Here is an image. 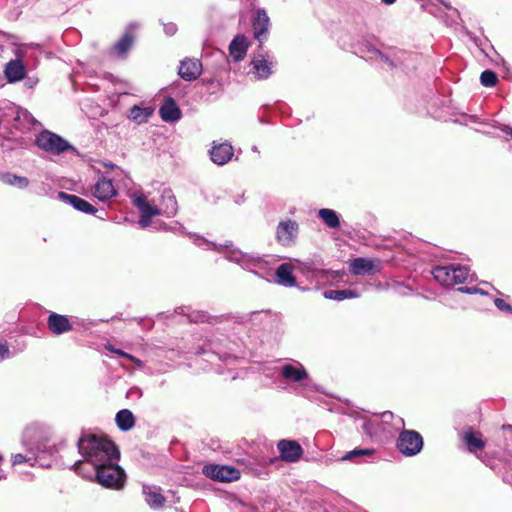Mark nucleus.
Segmentation results:
<instances>
[{"label":"nucleus","instance_id":"nucleus-1","mask_svg":"<svg viewBox=\"0 0 512 512\" xmlns=\"http://www.w3.org/2000/svg\"><path fill=\"white\" fill-rule=\"evenodd\" d=\"M77 447L83 461L76 462L74 468L81 475L84 474V464H89L94 469L113 461V459H120L117 446L104 435L83 433L77 441Z\"/></svg>","mask_w":512,"mask_h":512},{"label":"nucleus","instance_id":"nucleus-2","mask_svg":"<svg viewBox=\"0 0 512 512\" xmlns=\"http://www.w3.org/2000/svg\"><path fill=\"white\" fill-rule=\"evenodd\" d=\"M193 241L198 246L207 245L208 249L223 253L227 260L235 262L239 264L243 269L258 275L261 278H264V273L262 271L265 270L266 262L262 258L244 253L239 249L234 248L232 245L225 244L222 246L208 242L199 236H196Z\"/></svg>","mask_w":512,"mask_h":512},{"label":"nucleus","instance_id":"nucleus-3","mask_svg":"<svg viewBox=\"0 0 512 512\" xmlns=\"http://www.w3.org/2000/svg\"><path fill=\"white\" fill-rule=\"evenodd\" d=\"M118 462L119 459H113V461L109 463L94 468L93 472L89 475L82 474V476L94 479L105 488L120 490L125 485L126 473L124 469L119 466Z\"/></svg>","mask_w":512,"mask_h":512},{"label":"nucleus","instance_id":"nucleus-4","mask_svg":"<svg viewBox=\"0 0 512 512\" xmlns=\"http://www.w3.org/2000/svg\"><path fill=\"white\" fill-rule=\"evenodd\" d=\"M277 372L288 383L298 384L301 394L318 391L317 385L312 383L308 371L299 361L285 362L277 367Z\"/></svg>","mask_w":512,"mask_h":512},{"label":"nucleus","instance_id":"nucleus-5","mask_svg":"<svg viewBox=\"0 0 512 512\" xmlns=\"http://www.w3.org/2000/svg\"><path fill=\"white\" fill-rule=\"evenodd\" d=\"M434 279L445 287H453L464 283L469 276V269L460 264H449L445 266H436L432 270Z\"/></svg>","mask_w":512,"mask_h":512},{"label":"nucleus","instance_id":"nucleus-6","mask_svg":"<svg viewBox=\"0 0 512 512\" xmlns=\"http://www.w3.org/2000/svg\"><path fill=\"white\" fill-rule=\"evenodd\" d=\"M36 144L40 149L55 155L73 149V146L68 141L48 130L42 131L36 137Z\"/></svg>","mask_w":512,"mask_h":512},{"label":"nucleus","instance_id":"nucleus-7","mask_svg":"<svg viewBox=\"0 0 512 512\" xmlns=\"http://www.w3.org/2000/svg\"><path fill=\"white\" fill-rule=\"evenodd\" d=\"M396 447L407 457L417 455L423 448V438L415 430H402L398 436Z\"/></svg>","mask_w":512,"mask_h":512},{"label":"nucleus","instance_id":"nucleus-8","mask_svg":"<svg viewBox=\"0 0 512 512\" xmlns=\"http://www.w3.org/2000/svg\"><path fill=\"white\" fill-rule=\"evenodd\" d=\"M298 235L299 224L295 220H281L276 227V240L283 247L294 246L296 244Z\"/></svg>","mask_w":512,"mask_h":512},{"label":"nucleus","instance_id":"nucleus-9","mask_svg":"<svg viewBox=\"0 0 512 512\" xmlns=\"http://www.w3.org/2000/svg\"><path fill=\"white\" fill-rule=\"evenodd\" d=\"M250 74L256 80L268 79L272 74V67L274 65L273 57L268 52H260L254 55L251 60Z\"/></svg>","mask_w":512,"mask_h":512},{"label":"nucleus","instance_id":"nucleus-10","mask_svg":"<svg viewBox=\"0 0 512 512\" xmlns=\"http://www.w3.org/2000/svg\"><path fill=\"white\" fill-rule=\"evenodd\" d=\"M202 473L219 482H232L240 478L239 470L227 465L208 464L203 467Z\"/></svg>","mask_w":512,"mask_h":512},{"label":"nucleus","instance_id":"nucleus-11","mask_svg":"<svg viewBox=\"0 0 512 512\" xmlns=\"http://www.w3.org/2000/svg\"><path fill=\"white\" fill-rule=\"evenodd\" d=\"M140 27L136 22L130 23L123 36L114 44L111 54L117 58H125L134 43V32Z\"/></svg>","mask_w":512,"mask_h":512},{"label":"nucleus","instance_id":"nucleus-12","mask_svg":"<svg viewBox=\"0 0 512 512\" xmlns=\"http://www.w3.org/2000/svg\"><path fill=\"white\" fill-rule=\"evenodd\" d=\"M252 26L254 38L260 43L259 47L262 50V43L267 39L270 29V19L264 9L256 10Z\"/></svg>","mask_w":512,"mask_h":512},{"label":"nucleus","instance_id":"nucleus-13","mask_svg":"<svg viewBox=\"0 0 512 512\" xmlns=\"http://www.w3.org/2000/svg\"><path fill=\"white\" fill-rule=\"evenodd\" d=\"M277 448L282 460L290 463L297 462L303 455V448L295 440H280Z\"/></svg>","mask_w":512,"mask_h":512},{"label":"nucleus","instance_id":"nucleus-14","mask_svg":"<svg viewBox=\"0 0 512 512\" xmlns=\"http://www.w3.org/2000/svg\"><path fill=\"white\" fill-rule=\"evenodd\" d=\"M92 193L95 198L105 202L117 195V189L112 179L101 176L93 186Z\"/></svg>","mask_w":512,"mask_h":512},{"label":"nucleus","instance_id":"nucleus-15","mask_svg":"<svg viewBox=\"0 0 512 512\" xmlns=\"http://www.w3.org/2000/svg\"><path fill=\"white\" fill-rule=\"evenodd\" d=\"M47 327L54 335H61L73 329L69 318L56 312L49 314L47 318Z\"/></svg>","mask_w":512,"mask_h":512},{"label":"nucleus","instance_id":"nucleus-16","mask_svg":"<svg viewBox=\"0 0 512 512\" xmlns=\"http://www.w3.org/2000/svg\"><path fill=\"white\" fill-rule=\"evenodd\" d=\"M202 74V64L198 59H185L181 61L179 75L185 81L196 80Z\"/></svg>","mask_w":512,"mask_h":512},{"label":"nucleus","instance_id":"nucleus-17","mask_svg":"<svg viewBox=\"0 0 512 512\" xmlns=\"http://www.w3.org/2000/svg\"><path fill=\"white\" fill-rule=\"evenodd\" d=\"M209 153L212 162L221 166L225 165L231 160L234 154V150L229 143H214Z\"/></svg>","mask_w":512,"mask_h":512},{"label":"nucleus","instance_id":"nucleus-18","mask_svg":"<svg viewBox=\"0 0 512 512\" xmlns=\"http://www.w3.org/2000/svg\"><path fill=\"white\" fill-rule=\"evenodd\" d=\"M58 197L76 210L85 214L93 215L97 212V209L93 205L79 196L68 194L66 192H59Z\"/></svg>","mask_w":512,"mask_h":512},{"label":"nucleus","instance_id":"nucleus-19","mask_svg":"<svg viewBox=\"0 0 512 512\" xmlns=\"http://www.w3.org/2000/svg\"><path fill=\"white\" fill-rule=\"evenodd\" d=\"M179 314H183L187 316L190 322L194 323H204L208 322L210 324L221 322L225 317L221 316H210L207 312L192 310L189 307H181L179 308Z\"/></svg>","mask_w":512,"mask_h":512},{"label":"nucleus","instance_id":"nucleus-20","mask_svg":"<svg viewBox=\"0 0 512 512\" xmlns=\"http://www.w3.org/2000/svg\"><path fill=\"white\" fill-rule=\"evenodd\" d=\"M275 282L283 287H295L296 278L293 275V266L290 263H282L275 270Z\"/></svg>","mask_w":512,"mask_h":512},{"label":"nucleus","instance_id":"nucleus-21","mask_svg":"<svg viewBox=\"0 0 512 512\" xmlns=\"http://www.w3.org/2000/svg\"><path fill=\"white\" fill-rule=\"evenodd\" d=\"M146 503L152 509H159L165 503V497L161 494V488L155 485L144 484L142 487Z\"/></svg>","mask_w":512,"mask_h":512},{"label":"nucleus","instance_id":"nucleus-22","mask_svg":"<svg viewBox=\"0 0 512 512\" xmlns=\"http://www.w3.org/2000/svg\"><path fill=\"white\" fill-rule=\"evenodd\" d=\"M159 115L165 122H176L181 118V110L175 100L167 98L159 109Z\"/></svg>","mask_w":512,"mask_h":512},{"label":"nucleus","instance_id":"nucleus-23","mask_svg":"<svg viewBox=\"0 0 512 512\" xmlns=\"http://www.w3.org/2000/svg\"><path fill=\"white\" fill-rule=\"evenodd\" d=\"M4 73L9 83H15L24 79L26 68L20 60H11L6 64Z\"/></svg>","mask_w":512,"mask_h":512},{"label":"nucleus","instance_id":"nucleus-24","mask_svg":"<svg viewBox=\"0 0 512 512\" xmlns=\"http://www.w3.org/2000/svg\"><path fill=\"white\" fill-rule=\"evenodd\" d=\"M132 202L134 206H136L137 209L139 210L140 215L146 217H153L162 214V210L156 206H152L151 204H149L146 197L143 194H134L132 196Z\"/></svg>","mask_w":512,"mask_h":512},{"label":"nucleus","instance_id":"nucleus-25","mask_svg":"<svg viewBox=\"0 0 512 512\" xmlns=\"http://www.w3.org/2000/svg\"><path fill=\"white\" fill-rule=\"evenodd\" d=\"M248 49L247 39L244 35H237L229 45V53L235 62L244 59Z\"/></svg>","mask_w":512,"mask_h":512},{"label":"nucleus","instance_id":"nucleus-26","mask_svg":"<svg viewBox=\"0 0 512 512\" xmlns=\"http://www.w3.org/2000/svg\"><path fill=\"white\" fill-rule=\"evenodd\" d=\"M162 214L168 218L176 215L178 211V205L175 196L173 195L171 190H164L162 193Z\"/></svg>","mask_w":512,"mask_h":512},{"label":"nucleus","instance_id":"nucleus-27","mask_svg":"<svg viewBox=\"0 0 512 512\" xmlns=\"http://www.w3.org/2000/svg\"><path fill=\"white\" fill-rule=\"evenodd\" d=\"M197 354H208V361H212L214 358H218L222 361H227L230 358V354L228 352H223L219 348V344L213 341H209L205 346L199 348L196 352Z\"/></svg>","mask_w":512,"mask_h":512},{"label":"nucleus","instance_id":"nucleus-28","mask_svg":"<svg viewBox=\"0 0 512 512\" xmlns=\"http://www.w3.org/2000/svg\"><path fill=\"white\" fill-rule=\"evenodd\" d=\"M350 271L354 275H368L374 271V261L367 258H355L350 263Z\"/></svg>","mask_w":512,"mask_h":512},{"label":"nucleus","instance_id":"nucleus-29","mask_svg":"<svg viewBox=\"0 0 512 512\" xmlns=\"http://www.w3.org/2000/svg\"><path fill=\"white\" fill-rule=\"evenodd\" d=\"M317 216L330 229H338L341 225L340 215L333 209L321 208Z\"/></svg>","mask_w":512,"mask_h":512},{"label":"nucleus","instance_id":"nucleus-30","mask_svg":"<svg viewBox=\"0 0 512 512\" xmlns=\"http://www.w3.org/2000/svg\"><path fill=\"white\" fill-rule=\"evenodd\" d=\"M463 441L471 453H476L485 447V442L482 439L481 434L475 433L472 429H469L464 433Z\"/></svg>","mask_w":512,"mask_h":512},{"label":"nucleus","instance_id":"nucleus-31","mask_svg":"<svg viewBox=\"0 0 512 512\" xmlns=\"http://www.w3.org/2000/svg\"><path fill=\"white\" fill-rule=\"evenodd\" d=\"M115 421L121 431H129L135 426V417L128 409H122L116 413Z\"/></svg>","mask_w":512,"mask_h":512},{"label":"nucleus","instance_id":"nucleus-32","mask_svg":"<svg viewBox=\"0 0 512 512\" xmlns=\"http://www.w3.org/2000/svg\"><path fill=\"white\" fill-rule=\"evenodd\" d=\"M41 451H43V449L39 445L37 446L36 450H34V448H32V447H29L28 448L29 454L24 455V454L18 453V454L13 455L12 465L29 463V465L34 466L35 463L38 461V457H39L37 453H39Z\"/></svg>","mask_w":512,"mask_h":512},{"label":"nucleus","instance_id":"nucleus-33","mask_svg":"<svg viewBox=\"0 0 512 512\" xmlns=\"http://www.w3.org/2000/svg\"><path fill=\"white\" fill-rule=\"evenodd\" d=\"M359 294L353 289H330L324 292V297L329 300L342 301L345 299L357 298Z\"/></svg>","mask_w":512,"mask_h":512},{"label":"nucleus","instance_id":"nucleus-34","mask_svg":"<svg viewBox=\"0 0 512 512\" xmlns=\"http://www.w3.org/2000/svg\"><path fill=\"white\" fill-rule=\"evenodd\" d=\"M153 110L150 107H139L134 105L129 111V118L134 122L141 124L148 121L151 117Z\"/></svg>","mask_w":512,"mask_h":512},{"label":"nucleus","instance_id":"nucleus-35","mask_svg":"<svg viewBox=\"0 0 512 512\" xmlns=\"http://www.w3.org/2000/svg\"><path fill=\"white\" fill-rule=\"evenodd\" d=\"M0 180L10 186H15L20 189H25L29 185V180L24 176H17L11 173H3L0 175Z\"/></svg>","mask_w":512,"mask_h":512},{"label":"nucleus","instance_id":"nucleus-36","mask_svg":"<svg viewBox=\"0 0 512 512\" xmlns=\"http://www.w3.org/2000/svg\"><path fill=\"white\" fill-rule=\"evenodd\" d=\"M362 430L369 437H374L383 431L384 428L380 426L379 419L376 417L374 419L365 420L362 425Z\"/></svg>","mask_w":512,"mask_h":512},{"label":"nucleus","instance_id":"nucleus-37","mask_svg":"<svg viewBox=\"0 0 512 512\" xmlns=\"http://www.w3.org/2000/svg\"><path fill=\"white\" fill-rule=\"evenodd\" d=\"M374 453L373 449L369 448H356L346 453L341 459L343 461H355L359 457L371 456Z\"/></svg>","mask_w":512,"mask_h":512},{"label":"nucleus","instance_id":"nucleus-38","mask_svg":"<svg viewBox=\"0 0 512 512\" xmlns=\"http://www.w3.org/2000/svg\"><path fill=\"white\" fill-rule=\"evenodd\" d=\"M498 81L497 75L492 70H485L481 73L480 82L485 87H493Z\"/></svg>","mask_w":512,"mask_h":512},{"label":"nucleus","instance_id":"nucleus-39","mask_svg":"<svg viewBox=\"0 0 512 512\" xmlns=\"http://www.w3.org/2000/svg\"><path fill=\"white\" fill-rule=\"evenodd\" d=\"M106 349L121 356V357H124L132 362H134L138 367H142L143 366V362L134 357L133 355L129 354V353H126L125 351L121 350V349H117V348H114L112 345H106Z\"/></svg>","mask_w":512,"mask_h":512},{"label":"nucleus","instance_id":"nucleus-40","mask_svg":"<svg viewBox=\"0 0 512 512\" xmlns=\"http://www.w3.org/2000/svg\"><path fill=\"white\" fill-rule=\"evenodd\" d=\"M12 357V353L9 349L8 343L6 341L0 340V362L9 359Z\"/></svg>","mask_w":512,"mask_h":512},{"label":"nucleus","instance_id":"nucleus-41","mask_svg":"<svg viewBox=\"0 0 512 512\" xmlns=\"http://www.w3.org/2000/svg\"><path fill=\"white\" fill-rule=\"evenodd\" d=\"M495 306L500 310L508 314H512V306L508 303H506L501 298L494 299Z\"/></svg>","mask_w":512,"mask_h":512},{"label":"nucleus","instance_id":"nucleus-42","mask_svg":"<svg viewBox=\"0 0 512 512\" xmlns=\"http://www.w3.org/2000/svg\"><path fill=\"white\" fill-rule=\"evenodd\" d=\"M370 52L372 54V57H378L383 62L389 64L390 66L394 65L393 62L390 60V58L388 56H386L385 54H383L380 50H378L376 48H372V49H370Z\"/></svg>","mask_w":512,"mask_h":512},{"label":"nucleus","instance_id":"nucleus-43","mask_svg":"<svg viewBox=\"0 0 512 512\" xmlns=\"http://www.w3.org/2000/svg\"><path fill=\"white\" fill-rule=\"evenodd\" d=\"M336 512H366L361 510L359 507L352 503H345L343 506L339 507Z\"/></svg>","mask_w":512,"mask_h":512},{"label":"nucleus","instance_id":"nucleus-44","mask_svg":"<svg viewBox=\"0 0 512 512\" xmlns=\"http://www.w3.org/2000/svg\"><path fill=\"white\" fill-rule=\"evenodd\" d=\"M380 426L382 427L383 424H389L394 419V414L390 411H385L380 414L378 417Z\"/></svg>","mask_w":512,"mask_h":512},{"label":"nucleus","instance_id":"nucleus-45","mask_svg":"<svg viewBox=\"0 0 512 512\" xmlns=\"http://www.w3.org/2000/svg\"><path fill=\"white\" fill-rule=\"evenodd\" d=\"M493 127L500 129L505 135L512 139V127L499 122H494Z\"/></svg>","mask_w":512,"mask_h":512},{"label":"nucleus","instance_id":"nucleus-46","mask_svg":"<svg viewBox=\"0 0 512 512\" xmlns=\"http://www.w3.org/2000/svg\"><path fill=\"white\" fill-rule=\"evenodd\" d=\"M163 27L165 34L168 36H173L177 32V26L172 22L163 24Z\"/></svg>","mask_w":512,"mask_h":512},{"label":"nucleus","instance_id":"nucleus-47","mask_svg":"<svg viewBox=\"0 0 512 512\" xmlns=\"http://www.w3.org/2000/svg\"><path fill=\"white\" fill-rule=\"evenodd\" d=\"M262 317H269V312H264V311H254V312H251L249 314V320L250 321H255V320H258V319H262Z\"/></svg>","mask_w":512,"mask_h":512},{"label":"nucleus","instance_id":"nucleus-48","mask_svg":"<svg viewBox=\"0 0 512 512\" xmlns=\"http://www.w3.org/2000/svg\"><path fill=\"white\" fill-rule=\"evenodd\" d=\"M460 292H463V293H467V294H476V293H480V294H486L482 289L480 288H476V287H460L458 289Z\"/></svg>","mask_w":512,"mask_h":512},{"label":"nucleus","instance_id":"nucleus-49","mask_svg":"<svg viewBox=\"0 0 512 512\" xmlns=\"http://www.w3.org/2000/svg\"><path fill=\"white\" fill-rule=\"evenodd\" d=\"M36 427H28L24 432V442L35 437ZM27 445V443H25Z\"/></svg>","mask_w":512,"mask_h":512},{"label":"nucleus","instance_id":"nucleus-50","mask_svg":"<svg viewBox=\"0 0 512 512\" xmlns=\"http://www.w3.org/2000/svg\"><path fill=\"white\" fill-rule=\"evenodd\" d=\"M151 218L152 217H146V216H143V215H140V219H139V225L141 228H147L151 225Z\"/></svg>","mask_w":512,"mask_h":512},{"label":"nucleus","instance_id":"nucleus-51","mask_svg":"<svg viewBox=\"0 0 512 512\" xmlns=\"http://www.w3.org/2000/svg\"><path fill=\"white\" fill-rule=\"evenodd\" d=\"M37 82L38 80L35 78H27L25 81V86L28 88H33Z\"/></svg>","mask_w":512,"mask_h":512},{"label":"nucleus","instance_id":"nucleus-52","mask_svg":"<svg viewBox=\"0 0 512 512\" xmlns=\"http://www.w3.org/2000/svg\"><path fill=\"white\" fill-rule=\"evenodd\" d=\"M3 463H4V458H3V456L0 454V480H1V479H4V478L6 477V473H5L4 469L2 468Z\"/></svg>","mask_w":512,"mask_h":512},{"label":"nucleus","instance_id":"nucleus-53","mask_svg":"<svg viewBox=\"0 0 512 512\" xmlns=\"http://www.w3.org/2000/svg\"><path fill=\"white\" fill-rule=\"evenodd\" d=\"M381 2L385 5H392L396 2V0H381Z\"/></svg>","mask_w":512,"mask_h":512},{"label":"nucleus","instance_id":"nucleus-54","mask_svg":"<svg viewBox=\"0 0 512 512\" xmlns=\"http://www.w3.org/2000/svg\"><path fill=\"white\" fill-rule=\"evenodd\" d=\"M398 422H399V424H400V425H404V421H403V419H402V418H399V419H398Z\"/></svg>","mask_w":512,"mask_h":512},{"label":"nucleus","instance_id":"nucleus-55","mask_svg":"<svg viewBox=\"0 0 512 512\" xmlns=\"http://www.w3.org/2000/svg\"><path fill=\"white\" fill-rule=\"evenodd\" d=\"M106 166H107V167H111V168H113V167H114V164L109 163V164H106Z\"/></svg>","mask_w":512,"mask_h":512}]
</instances>
